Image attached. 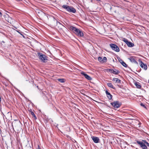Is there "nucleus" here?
<instances>
[{
    "label": "nucleus",
    "mask_w": 149,
    "mask_h": 149,
    "mask_svg": "<svg viewBox=\"0 0 149 149\" xmlns=\"http://www.w3.org/2000/svg\"><path fill=\"white\" fill-rule=\"evenodd\" d=\"M38 55L39 58L42 62L46 63L47 62L48 57L47 56L40 52L38 53Z\"/></svg>",
    "instance_id": "nucleus-1"
},
{
    "label": "nucleus",
    "mask_w": 149,
    "mask_h": 149,
    "mask_svg": "<svg viewBox=\"0 0 149 149\" xmlns=\"http://www.w3.org/2000/svg\"><path fill=\"white\" fill-rule=\"evenodd\" d=\"M136 142L142 149H148L146 144V140H142L141 141L137 140Z\"/></svg>",
    "instance_id": "nucleus-2"
},
{
    "label": "nucleus",
    "mask_w": 149,
    "mask_h": 149,
    "mask_svg": "<svg viewBox=\"0 0 149 149\" xmlns=\"http://www.w3.org/2000/svg\"><path fill=\"white\" fill-rule=\"evenodd\" d=\"M62 8L64 9H66L67 11L69 12L74 13L76 12V10L75 8L72 7H70L66 5H63L62 6Z\"/></svg>",
    "instance_id": "nucleus-3"
},
{
    "label": "nucleus",
    "mask_w": 149,
    "mask_h": 149,
    "mask_svg": "<svg viewBox=\"0 0 149 149\" xmlns=\"http://www.w3.org/2000/svg\"><path fill=\"white\" fill-rule=\"evenodd\" d=\"M111 104L115 108H119L121 105V103L118 101H115L113 102H111Z\"/></svg>",
    "instance_id": "nucleus-4"
},
{
    "label": "nucleus",
    "mask_w": 149,
    "mask_h": 149,
    "mask_svg": "<svg viewBox=\"0 0 149 149\" xmlns=\"http://www.w3.org/2000/svg\"><path fill=\"white\" fill-rule=\"evenodd\" d=\"M110 46L113 50H114L116 52H118L120 51V49L119 47L117 45L114 44H110Z\"/></svg>",
    "instance_id": "nucleus-5"
},
{
    "label": "nucleus",
    "mask_w": 149,
    "mask_h": 149,
    "mask_svg": "<svg viewBox=\"0 0 149 149\" xmlns=\"http://www.w3.org/2000/svg\"><path fill=\"white\" fill-rule=\"evenodd\" d=\"M76 30L74 33L80 37H83L84 36V33L82 31H81L78 28H77V29Z\"/></svg>",
    "instance_id": "nucleus-6"
},
{
    "label": "nucleus",
    "mask_w": 149,
    "mask_h": 149,
    "mask_svg": "<svg viewBox=\"0 0 149 149\" xmlns=\"http://www.w3.org/2000/svg\"><path fill=\"white\" fill-rule=\"evenodd\" d=\"M123 41L127 45L128 47H132L134 46V44L130 42H129L126 38H124Z\"/></svg>",
    "instance_id": "nucleus-7"
},
{
    "label": "nucleus",
    "mask_w": 149,
    "mask_h": 149,
    "mask_svg": "<svg viewBox=\"0 0 149 149\" xmlns=\"http://www.w3.org/2000/svg\"><path fill=\"white\" fill-rule=\"evenodd\" d=\"M58 22L53 17L51 22L50 25L53 27H55L57 26Z\"/></svg>",
    "instance_id": "nucleus-8"
},
{
    "label": "nucleus",
    "mask_w": 149,
    "mask_h": 149,
    "mask_svg": "<svg viewBox=\"0 0 149 149\" xmlns=\"http://www.w3.org/2000/svg\"><path fill=\"white\" fill-rule=\"evenodd\" d=\"M107 71L115 74H117L120 73L119 71L116 69L114 70L113 69H107Z\"/></svg>",
    "instance_id": "nucleus-9"
},
{
    "label": "nucleus",
    "mask_w": 149,
    "mask_h": 149,
    "mask_svg": "<svg viewBox=\"0 0 149 149\" xmlns=\"http://www.w3.org/2000/svg\"><path fill=\"white\" fill-rule=\"evenodd\" d=\"M81 74L82 75L84 76V77L87 80H91L92 79L91 78L90 76L85 73L84 72H81Z\"/></svg>",
    "instance_id": "nucleus-10"
},
{
    "label": "nucleus",
    "mask_w": 149,
    "mask_h": 149,
    "mask_svg": "<svg viewBox=\"0 0 149 149\" xmlns=\"http://www.w3.org/2000/svg\"><path fill=\"white\" fill-rule=\"evenodd\" d=\"M140 66L141 67L143 68L145 70H147V66L146 64H144L141 61Z\"/></svg>",
    "instance_id": "nucleus-11"
},
{
    "label": "nucleus",
    "mask_w": 149,
    "mask_h": 149,
    "mask_svg": "<svg viewBox=\"0 0 149 149\" xmlns=\"http://www.w3.org/2000/svg\"><path fill=\"white\" fill-rule=\"evenodd\" d=\"M91 138L95 143H99L100 139L98 137L94 136H91Z\"/></svg>",
    "instance_id": "nucleus-12"
},
{
    "label": "nucleus",
    "mask_w": 149,
    "mask_h": 149,
    "mask_svg": "<svg viewBox=\"0 0 149 149\" xmlns=\"http://www.w3.org/2000/svg\"><path fill=\"white\" fill-rule=\"evenodd\" d=\"M68 29L72 31L74 33L76 30L77 29V28L72 26H70L68 27Z\"/></svg>",
    "instance_id": "nucleus-13"
},
{
    "label": "nucleus",
    "mask_w": 149,
    "mask_h": 149,
    "mask_svg": "<svg viewBox=\"0 0 149 149\" xmlns=\"http://www.w3.org/2000/svg\"><path fill=\"white\" fill-rule=\"evenodd\" d=\"M134 85L136 86L137 88L139 89L141 88V85L140 84L139 82L136 81L134 83Z\"/></svg>",
    "instance_id": "nucleus-14"
},
{
    "label": "nucleus",
    "mask_w": 149,
    "mask_h": 149,
    "mask_svg": "<svg viewBox=\"0 0 149 149\" xmlns=\"http://www.w3.org/2000/svg\"><path fill=\"white\" fill-rule=\"evenodd\" d=\"M106 95H107L108 98L109 100H111L112 97V95L107 91H106Z\"/></svg>",
    "instance_id": "nucleus-15"
},
{
    "label": "nucleus",
    "mask_w": 149,
    "mask_h": 149,
    "mask_svg": "<svg viewBox=\"0 0 149 149\" xmlns=\"http://www.w3.org/2000/svg\"><path fill=\"white\" fill-rule=\"evenodd\" d=\"M113 81H115V83L120 84L121 82V81L118 78H114L112 79Z\"/></svg>",
    "instance_id": "nucleus-16"
},
{
    "label": "nucleus",
    "mask_w": 149,
    "mask_h": 149,
    "mask_svg": "<svg viewBox=\"0 0 149 149\" xmlns=\"http://www.w3.org/2000/svg\"><path fill=\"white\" fill-rule=\"evenodd\" d=\"M128 59L131 62L134 63L138 64L137 62L135 60V59L133 57H131L128 58Z\"/></svg>",
    "instance_id": "nucleus-17"
},
{
    "label": "nucleus",
    "mask_w": 149,
    "mask_h": 149,
    "mask_svg": "<svg viewBox=\"0 0 149 149\" xmlns=\"http://www.w3.org/2000/svg\"><path fill=\"white\" fill-rule=\"evenodd\" d=\"M57 26L60 29H61L63 27H64L63 25L60 22H58L57 26Z\"/></svg>",
    "instance_id": "nucleus-18"
},
{
    "label": "nucleus",
    "mask_w": 149,
    "mask_h": 149,
    "mask_svg": "<svg viewBox=\"0 0 149 149\" xmlns=\"http://www.w3.org/2000/svg\"><path fill=\"white\" fill-rule=\"evenodd\" d=\"M107 86L111 88L115 89V88L113 86L112 84L111 83H108L107 84Z\"/></svg>",
    "instance_id": "nucleus-19"
},
{
    "label": "nucleus",
    "mask_w": 149,
    "mask_h": 149,
    "mask_svg": "<svg viewBox=\"0 0 149 149\" xmlns=\"http://www.w3.org/2000/svg\"><path fill=\"white\" fill-rule=\"evenodd\" d=\"M128 145V144H127V142H123V143H121V147L122 148H126V146L127 145Z\"/></svg>",
    "instance_id": "nucleus-20"
},
{
    "label": "nucleus",
    "mask_w": 149,
    "mask_h": 149,
    "mask_svg": "<svg viewBox=\"0 0 149 149\" xmlns=\"http://www.w3.org/2000/svg\"><path fill=\"white\" fill-rule=\"evenodd\" d=\"M57 80L58 81L61 83H64L65 81V79H58Z\"/></svg>",
    "instance_id": "nucleus-21"
},
{
    "label": "nucleus",
    "mask_w": 149,
    "mask_h": 149,
    "mask_svg": "<svg viewBox=\"0 0 149 149\" xmlns=\"http://www.w3.org/2000/svg\"><path fill=\"white\" fill-rule=\"evenodd\" d=\"M121 64L123 66L125 67H127V64H126L124 61Z\"/></svg>",
    "instance_id": "nucleus-22"
},
{
    "label": "nucleus",
    "mask_w": 149,
    "mask_h": 149,
    "mask_svg": "<svg viewBox=\"0 0 149 149\" xmlns=\"http://www.w3.org/2000/svg\"><path fill=\"white\" fill-rule=\"evenodd\" d=\"M31 115H32L33 116V117L34 118V119L35 120H36V119H37V117H36V116L34 114V113L33 112H31Z\"/></svg>",
    "instance_id": "nucleus-23"
},
{
    "label": "nucleus",
    "mask_w": 149,
    "mask_h": 149,
    "mask_svg": "<svg viewBox=\"0 0 149 149\" xmlns=\"http://www.w3.org/2000/svg\"><path fill=\"white\" fill-rule=\"evenodd\" d=\"M98 61L100 62H103V58L102 57H99L98 58Z\"/></svg>",
    "instance_id": "nucleus-24"
},
{
    "label": "nucleus",
    "mask_w": 149,
    "mask_h": 149,
    "mask_svg": "<svg viewBox=\"0 0 149 149\" xmlns=\"http://www.w3.org/2000/svg\"><path fill=\"white\" fill-rule=\"evenodd\" d=\"M140 105H141V106L143 108H146V106L145 104H144L142 103H140Z\"/></svg>",
    "instance_id": "nucleus-25"
},
{
    "label": "nucleus",
    "mask_w": 149,
    "mask_h": 149,
    "mask_svg": "<svg viewBox=\"0 0 149 149\" xmlns=\"http://www.w3.org/2000/svg\"><path fill=\"white\" fill-rule=\"evenodd\" d=\"M107 60V58L105 57H104L103 58V63L106 62Z\"/></svg>",
    "instance_id": "nucleus-26"
},
{
    "label": "nucleus",
    "mask_w": 149,
    "mask_h": 149,
    "mask_svg": "<svg viewBox=\"0 0 149 149\" xmlns=\"http://www.w3.org/2000/svg\"><path fill=\"white\" fill-rule=\"evenodd\" d=\"M118 59L120 62L121 63L123 61L120 58H118Z\"/></svg>",
    "instance_id": "nucleus-27"
},
{
    "label": "nucleus",
    "mask_w": 149,
    "mask_h": 149,
    "mask_svg": "<svg viewBox=\"0 0 149 149\" xmlns=\"http://www.w3.org/2000/svg\"><path fill=\"white\" fill-rule=\"evenodd\" d=\"M146 146H147L148 147H149V143L146 141Z\"/></svg>",
    "instance_id": "nucleus-28"
},
{
    "label": "nucleus",
    "mask_w": 149,
    "mask_h": 149,
    "mask_svg": "<svg viewBox=\"0 0 149 149\" xmlns=\"http://www.w3.org/2000/svg\"><path fill=\"white\" fill-rule=\"evenodd\" d=\"M29 112H30L31 113V112H33L32 111V109H29Z\"/></svg>",
    "instance_id": "nucleus-29"
},
{
    "label": "nucleus",
    "mask_w": 149,
    "mask_h": 149,
    "mask_svg": "<svg viewBox=\"0 0 149 149\" xmlns=\"http://www.w3.org/2000/svg\"><path fill=\"white\" fill-rule=\"evenodd\" d=\"M2 15V14L1 12L0 11V16H1Z\"/></svg>",
    "instance_id": "nucleus-30"
},
{
    "label": "nucleus",
    "mask_w": 149,
    "mask_h": 149,
    "mask_svg": "<svg viewBox=\"0 0 149 149\" xmlns=\"http://www.w3.org/2000/svg\"><path fill=\"white\" fill-rule=\"evenodd\" d=\"M20 34L22 35L24 38V36L22 34H21V33H20Z\"/></svg>",
    "instance_id": "nucleus-31"
},
{
    "label": "nucleus",
    "mask_w": 149,
    "mask_h": 149,
    "mask_svg": "<svg viewBox=\"0 0 149 149\" xmlns=\"http://www.w3.org/2000/svg\"><path fill=\"white\" fill-rule=\"evenodd\" d=\"M15 127H16V128H18V126L17 125V126H15Z\"/></svg>",
    "instance_id": "nucleus-32"
},
{
    "label": "nucleus",
    "mask_w": 149,
    "mask_h": 149,
    "mask_svg": "<svg viewBox=\"0 0 149 149\" xmlns=\"http://www.w3.org/2000/svg\"><path fill=\"white\" fill-rule=\"evenodd\" d=\"M37 149H40L39 146H38V148Z\"/></svg>",
    "instance_id": "nucleus-33"
},
{
    "label": "nucleus",
    "mask_w": 149,
    "mask_h": 149,
    "mask_svg": "<svg viewBox=\"0 0 149 149\" xmlns=\"http://www.w3.org/2000/svg\"><path fill=\"white\" fill-rule=\"evenodd\" d=\"M96 1H100V0H96Z\"/></svg>",
    "instance_id": "nucleus-34"
},
{
    "label": "nucleus",
    "mask_w": 149,
    "mask_h": 149,
    "mask_svg": "<svg viewBox=\"0 0 149 149\" xmlns=\"http://www.w3.org/2000/svg\"><path fill=\"white\" fill-rule=\"evenodd\" d=\"M17 32H18L20 34V33H20L19 32V31H17Z\"/></svg>",
    "instance_id": "nucleus-35"
}]
</instances>
